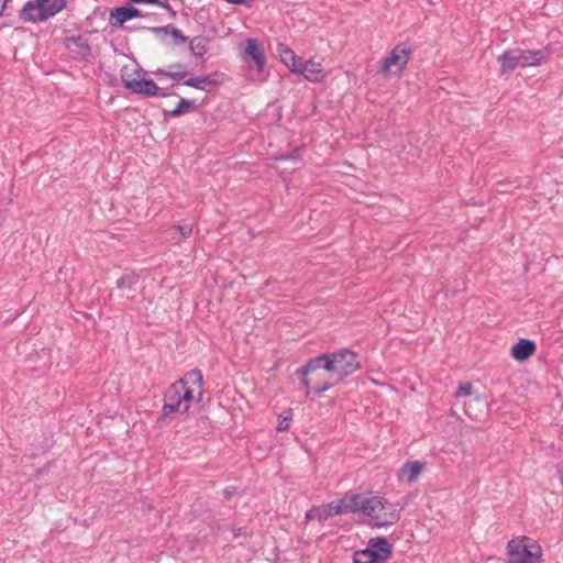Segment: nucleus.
I'll list each match as a JSON object with an SVG mask.
<instances>
[{
    "label": "nucleus",
    "mask_w": 563,
    "mask_h": 563,
    "mask_svg": "<svg viewBox=\"0 0 563 563\" xmlns=\"http://www.w3.org/2000/svg\"><path fill=\"white\" fill-rule=\"evenodd\" d=\"M202 373L197 368L191 369L165 390L162 416L167 418L187 413L192 402L202 400Z\"/></svg>",
    "instance_id": "1"
},
{
    "label": "nucleus",
    "mask_w": 563,
    "mask_h": 563,
    "mask_svg": "<svg viewBox=\"0 0 563 563\" xmlns=\"http://www.w3.org/2000/svg\"><path fill=\"white\" fill-rule=\"evenodd\" d=\"M295 374L307 388L306 395H309L311 390L317 395H321L331 387L340 384L333 372L324 366V360L321 354L309 358L302 367L296 371Z\"/></svg>",
    "instance_id": "2"
},
{
    "label": "nucleus",
    "mask_w": 563,
    "mask_h": 563,
    "mask_svg": "<svg viewBox=\"0 0 563 563\" xmlns=\"http://www.w3.org/2000/svg\"><path fill=\"white\" fill-rule=\"evenodd\" d=\"M366 505L365 516L369 518V523L382 528L395 525L400 519V512L407 505V498L404 497L394 504L384 497L371 496Z\"/></svg>",
    "instance_id": "3"
},
{
    "label": "nucleus",
    "mask_w": 563,
    "mask_h": 563,
    "mask_svg": "<svg viewBox=\"0 0 563 563\" xmlns=\"http://www.w3.org/2000/svg\"><path fill=\"white\" fill-rule=\"evenodd\" d=\"M321 356H323L324 366L333 372L340 383L361 367L357 354L350 349L323 353Z\"/></svg>",
    "instance_id": "4"
},
{
    "label": "nucleus",
    "mask_w": 563,
    "mask_h": 563,
    "mask_svg": "<svg viewBox=\"0 0 563 563\" xmlns=\"http://www.w3.org/2000/svg\"><path fill=\"white\" fill-rule=\"evenodd\" d=\"M508 563H538L542 555L541 547L531 539H514L508 542Z\"/></svg>",
    "instance_id": "5"
},
{
    "label": "nucleus",
    "mask_w": 563,
    "mask_h": 563,
    "mask_svg": "<svg viewBox=\"0 0 563 563\" xmlns=\"http://www.w3.org/2000/svg\"><path fill=\"white\" fill-rule=\"evenodd\" d=\"M122 82L131 92L143 97H168L174 95L168 89L159 88L153 79H137L124 68L121 74Z\"/></svg>",
    "instance_id": "6"
},
{
    "label": "nucleus",
    "mask_w": 563,
    "mask_h": 563,
    "mask_svg": "<svg viewBox=\"0 0 563 563\" xmlns=\"http://www.w3.org/2000/svg\"><path fill=\"white\" fill-rule=\"evenodd\" d=\"M241 57L250 68L256 70L257 75L263 74L266 56L257 38L250 37L242 43Z\"/></svg>",
    "instance_id": "7"
},
{
    "label": "nucleus",
    "mask_w": 563,
    "mask_h": 563,
    "mask_svg": "<svg viewBox=\"0 0 563 563\" xmlns=\"http://www.w3.org/2000/svg\"><path fill=\"white\" fill-rule=\"evenodd\" d=\"M412 49L406 44L396 45L388 56L382 62V73L384 75L400 74L407 66Z\"/></svg>",
    "instance_id": "8"
},
{
    "label": "nucleus",
    "mask_w": 563,
    "mask_h": 563,
    "mask_svg": "<svg viewBox=\"0 0 563 563\" xmlns=\"http://www.w3.org/2000/svg\"><path fill=\"white\" fill-rule=\"evenodd\" d=\"M64 43L73 57L77 60H88L91 56L88 40L82 35L66 37Z\"/></svg>",
    "instance_id": "9"
},
{
    "label": "nucleus",
    "mask_w": 563,
    "mask_h": 563,
    "mask_svg": "<svg viewBox=\"0 0 563 563\" xmlns=\"http://www.w3.org/2000/svg\"><path fill=\"white\" fill-rule=\"evenodd\" d=\"M67 5L66 0H37V22L55 16Z\"/></svg>",
    "instance_id": "10"
},
{
    "label": "nucleus",
    "mask_w": 563,
    "mask_h": 563,
    "mask_svg": "<svg viewBox=\"0 0 563 563\" xmlns=\"http://www.w3.org/2000/svg\"><path fill=\"white\" fill-rule=\"evenodd\" d=\"M144 14L141 10L134 7H119L111 11L110 13V24L113 26L122 25L126 21L132 20L134 18H144Z\"/></svg>",
    "instance_id": "11"
},
{
    "label": "nucleus",
    "mask_w": 563,
    "mask_h": 563,
    "mask_svg": "<svg viewBox=\"0 0 563 563\" xmlns=\"http://www.w3.org/2000/svg\"><path fill=\"white\" fill-rule=\"evenodd\" d=\"M367 549L372 550L379 563H383L390 558L393 547L386 538L376 537L368 541Z\"/></svg>",
    "instance_id": "12"
},
{
    "label": "nucleus",
    "mask_w": 563,
    "mask_h": 563,
    "mask_svg": "<svg viewBox=\"0 0 563 563\" xmlns=\"http://www.w3.org/2000/svg\"><path fill=\"white\" fill-rule=\"evenodd\" d=\"M368 498L369 497L362 494H346L341 498V500L346 514L363 512L365 515L367 508L366 501H368Z\"/></svg>",
    "instance_id": "13"
},
{
    "label": "nucleus",
    "mask_w": 563,
    "mask_h": 563,
    "mask_svg": "<svg viewBox=\"0 0 563 563\" xmlns=\"http://www.w3.org/2000/svg\"><path fill=\"white\" fill-rule=\"evenodd\" d=\"M536 343L529 339H520L511 349V355L516 361L522 362L536 352Z\"/></svg>",
    "instance_id": "14"
},
{
    "label": "nucleus",
    "mask_w": 563,
    "mask_h": 563,
    "mask_svg": "<svg viewBox=\"0 0 563 563\" xmlns=\"http://www.w3.org/2000/svg\"><path fill=\"white\" fill-rule=\"evenodd\" d=\"M520 59L521 67L538 66L545 58L547 53L543 49L539 51H526L517 49Z\"/></svg>",
    "instance_id": "15"
},
{
    "label": "nucleus",
    "mask_w": 563,
    "mask_h": 563,
    "mask_svg": "<svg viewBox=\"0 0 563 563\" xmlns=\"http://www.w3.org/2000/svg\"><path fill=\"white\" fill-rule=\"evenodd\" d=\"M517 53V49H509L498 57L501 74H507L515 70L517 67H521L520 59Z\"/></svg>",
    "instance_id": "16"
},
{
    "label": "nucleus",
    "mask_w": 563,
    "mask_h": 563,
    "mask_svg": "<svg viewBox=\"0 0 563 563\" xmlns=\"http://www.w3.org/2000/svg\"><path fill=\"white\" fill-rule=\"evenodd\" d=\"M301 75L311 82H320L323 78V69L320 63L310 59L303 63Z\"/></svg>",
    "instance_id": "17"
},
{
    "label": "nucleus",
    "mask_w": 563,
    "mask_h": 563,
    "mask_svg": "<svg viewBox=\"0 0 563 563\" xmlns=\"http://www.w3.org/2000/svg\"><path fill=\"white\" fill-rule=\"evenodd\" d=\"M218 76V73L205 75V76H198L192 77L189 79H186L183 84L188 87H192L199 90H207L208 86H218L219 81L216 79Z\"/></svg>",
    "instance_id": "18"
},
{
    "label": "nucleus",
    "mask_w": 563,
    "mask_h": 563,
    "mask_svg": "<svg viewBox=\"0 0 563 563\" xmlns=\"http://www.w3.org/2000/svg\"><path fill=\"white\" fill-rule=\"evenodd\" d=\"M423 470V464L419 461L407 462L400 470V477L408 483H413Z\"/></svg>",
    "instance_id": "19"
},
{
    "label": "nucleus",
    "mask_w": 563,
    "mask_h": 563,
    "mask_svg": "<svg viewBox=\"0 0 563 563\" xmlns=\"http://www.w3.org/2000/svg\"><path fill=\"white\" fill-rule=\"evenodd\" d=\"M208 37L202 35L195 36L189 43V48L192 55L197 57H202L208 51Z\"/></svg>",
    "instance_id": "20"
},
{
    "label": "nucleus",
    "mask_w": 563,
    "mask_h": 563,
    "mask_svg": "<svg viewBox=\"0 0 563 563\" xmlns=\"http://www.w3.org/2000/svg\"><path fill=\"white\" fill-rule=\"evenodd\" d=\"M152 31L157 34L161 32L170 34L176 45L184 44L188 40V37L185 36L180 30L176 29L170 24L161 27H153Z\"/></svg>",
    "instance_id": "21"
},
{
    "label": "nucleus",
    "mask_w": 563,
    "mask_h": 563,
    "mask_svg": "<svg viewBox=\"0 0 563 563\" xmlns=\"http://www.w3.org/2000/svg\"><path fill=\"white\" fill-rule=\"evenodd\" d=\"M195 107L196 106H195L194 101L187 100L185 98H180L177 107L174 110H170V111L164 110V115L170 117V118H176V117H179L190 110H194Z\"/></svg>",
    "instance_id": "22"
},
{
    "label": "nucleus",
    "mask_w": 563,
    "mask_h": 563,
    "mask_svg": "<svg viewBox=\"0 0 563 563\" xmlns=\"http://www.w3.org/2000/svg\"><path fill=\"white\" fill-rule=\"evenodd\" d=\"M139 282V275L134 272H130L123 274L120 278L117 279V287L119 289H134V286Z\"/></svg>",
    "instance_id": "23"
},
{
    "label": "nucleus",
    "mask_w": 563,
    "mask_h": 563,
    "mask_svg": "<svg viewBox=\"0 0 563 563\" xmlns=\"http://www.w3.org/2000/svg\"><path fill=\"white\" fill-rule=\"evenodd\" d=\"M188 74V70L185 65L180 63L172 64L167 69V77L172 78L176 81L183 80Z\"/></svg>",
    "instance_id": "24"
},
{
    "label": "nucleus",
    "mask_w": 563,
    "mask_h": 563,
    "mask_svg": "<svg viewBox=\"0 0 563 563\" xmlns=\"http://www.w3.org/2000/svg\"><path fill=\"white\" fill-rule=\"evenodd\" d=\"M307 520H318L319 522H324L328 520L327 509L324 505L314 506L306 512Z\"/></svg>",
    "instance_id": "25"
},
{
    "label": "nucleus",
    "mask_w": 563,
    "mask_h": 563,
    "mask_svg": "<svg viewBox=\"0 0 563 563\" xmlns=\"http://www.w3.org/2000/svg\"><path fill=\"white\" fill-rule=\"evenodd\" d=\"M354 563H379L377 556L372 553V550L367 548L364 550L356 551L353 555Z\"/></svg>",
    "instance_id": "26"
},
{
    "label": "nucleus",
    "mask_w": 563,
    "mask_h": 563,
    "mask_svg": "<svg viewBox=\"0 0 563 563\" xmlns=\"http://www.w3.org/2000/svg\"><path fill=\"white\" fill-rule=\"evenodd\" d=\"M325 506L328 518L346 514L341 499L333 500Z\"/></svg>",
    "instance_id": "27"
},
{
    "label": "nucleus",
    "mask_w": 563,
    "mask_h": 563,
    "mask_svg": "<svg viewBox=\"0 0 563 563\" xmlns=\"http://www.w3.org/2000/svg\"><path fill=\"white\" fill-rule=\"evenodd\" d=\"M35 0H30L21 10L20 16L24 21L34 22L35 21Z\"/></svg>",
    "instance_id": "28"
},
{
    "label": "nucleus",
    "mask_w": 563,
    "mask_h": 563,
    "mask_svg": "<svg viewBox=\"0 0 563 563\" xmlns=\"http://www.w3.org/2000/svg\"><path fill=\"white\" fill-rule=\"evenodd\" d=\"M278 53H279V56H280V60L287 66L291 60L290 59H295V56L296 54L294 53V51L291 48H289L287 45L285 44H279L278 45V48H277Z\"/></svg>",
    "instance_id": "29"
},
{
    "label": "nucleus",
    "mask_w": 563,
    "mask_h": 563,
    "mask_svg": "<svg viewBox=\"0 0 563 563\" xmlns=\"http://www.w3.org/2000/svg\"><path fill=\"white\" fill-rule=\"evenodd\" d=\"M168 231H176L180 234V240L189 238L192 233L191 224H176L173 225Z\"/></svg>",
    "instance_id": "30"
},
{
    "label": "nucleus",
    "mask_w": 563,
    "mask_h": 563,
    "mask_svg": "<svg viewBox=\"0 0 563 563\" xmlns=\"http://www.w3.org/2000/svg\"><path fill=\"white\" fill-rule=\"evenodd\" d=\"M473 386L471 383H461L455 391V397H471L473 395Z\"/></svg>",
    "instance_id": "31"
},
{
    "label": "nucleus",
    "mask_w": 563,
    "mask_h": 563,
    "mask_svg": "<svg viewBox=\"0 0 563 563\" xmlns=\"http://www.w3.org/2000/svg\"><path fill=\"white\" fill-rule=\"evenodd\" d=\"M290 60L291 62L287 65V67L290 69V71L301 75L302 74V65H303V62L301 60V58L296 55L295 59H290Z\"/></svg>",
    "instance_id": "32"
},
{
    "label": "nucleus",
    "mask_w": 563,
    "mask_h": 563,
    "mask_svg": "<svg viewBox=\"0 0 563 563\" xmlns=\"http://www.w3.org/2000/svg\"><path fill=\"white\" fill-rule=\"evenodd\" d=\"M290 419H291V410H288L287 415L285 417H283L282 420H279L277 430L280 431V432L287 431L289 429V421H290Z\"/></svg>",
    "instance_id": "33"
},
{
    "label": "nucleus",
    "mask_w": 563,
    "mask_h": 563,
    "mask_svg": "<svg viewBox=\"0 0 563 563\" xmlns=\"http://www.w3.org/2000/svg\"><path fill=\"white\" fill-rule=\"evenodd\" d=\"M236 494L234 486H228L223 489V496L227 500H230Z\"/></svg>",
    "instance_id": "34"
},
{
    "label": "nucleus",
    "mask_w": 563,
    "mask_h": 563,
    "mask_svg": "<svg viewBox=\"0 0 563 563\" xmlns=\"http://www.w3.org/2000/svg\"><path fill=\"white\" fill-rule=\"evenodd\" d=\"M232 532H233V537L234 539H239V538H245L246 537V532L243 528H235L233 527L232 528Z\"/></svg>",
    "instance_id": "35"
},
{
    "label": "nucleus",
    "mask_w": 563,
    "mask_h": 563,
    "mask_svg": "<svg viewBox=\"0 0 563 563\" xmlns=\"http://www.w3.org/2000/svg\"><path fill=\"white\" fill-rule=\"evenodd\" d=\"M154 4H156V5L161 7V8H164L166 10H170V4H169L168 0H156L154 2Z\"/></svg>",
    "instance_id": "36"
},
{
    "label": "nucleus",
    "mask_w": 563,
    "mask_h": 563,
    "mask_svg": "<svg viewBox=\"0 0 563 563\" xmlns=\"http://www.w3.org/2000/svg\"><path fill=\"white\" fill-rule=\"evenodd\" d=\"M156 0H129V3H135V4H154Z\"/></svg>",
    "instance_id": "37"
},
{
    "label": "nucleus",
    "mask_w": 563,
    "mask_h": 563,
    "mask_svg": "<svg viewBox=\"0 0 563 563\" xmlns=\"http://www.w3.org/2000/svg\"><path fill=\"white\" fill-rule=\"evenodd\" d=\"M157 77H167V69L158 68L154 71Z\"/></svg>",
    "instance_id": "38"
},
{
    "label": "nucleus",
    "mask_w": 563,
    "mask_h": 563,
    "mask_svg": "<svg viewBox=\"0 0 563 563\" xmlns=\"http://www.w3.org/2000/svg\"><path fill=\"white\" fill-rule=\"evenodd\" d=\"M472 400H475L476 402H479L482 405H485V401L481 399V397L478 395H475Z\"/></svg>",
    "instance_id": "39"
},
{
    "label": "nucleus",
    "mask_w": 563,
    "mask_h": 563,
    "mask_svg": "<svg viewBox=\"0 0 563 563\" xmlns=\"http://www.w3.org/2000/svg\"><path fill=\"white\" fill-rule=\"evenodd\" d=\"M468 404L467 402H464V407H465V413L468 416V417H473V413L470 411L468 409Z\"/></svg>",
    "instance_id": "40"
},
{
    "label": "nucleus",
    "mask_w": 563,
    "mask_h": 563,
    "mask_svg": "<svg viewBox=\"0 0 563 563\" xmlns=\"http://www.w3.org/2000/svg\"><path fill=\"white\" fill-rule=\"evenodd\" d=\"M167 11H168V13H169V15H170L172 18H176V14H177V13H176V11H175L172 7H170V10H167Z\"/></svg>",
    "instance_id": "41"
},
{
    "label": "nucleus",
    "mask_w": 563,
    "mask_h": 563,
    "mask_svg": "<svg viewBox=\"0 0 563 563\" xmlns=\"http://www.w3.org/2000/svg\"><path fill=\"white\" fill-rule=\"evenodd\" d=\"M3 220H4V217H3L2 211L0 210V224L3 222Z\"/></svg>",
    "instance_id": "42"
}]
</instances>
